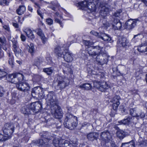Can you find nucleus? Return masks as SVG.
<instances>
[{
	"label": "nucleus",
	"mask_w": 147,
	"mask_h": 147,
	"mask_svg": "<svg viewBox=\"0 0 147 147\" xmlns=\"http://www.w3.org/2000/svg\"><path fill=\"white\" fill-rule=\"evenodd\" d=\"M53 92H50L47 95L45 100L48 105L51 108V113L56 118L59 119L62 117V110L57 105V100Z\"/></svg>",
	"instance_id": "nucleus-1"
},
{
	"label": "nucleus",
	"mask_w": 147,
	"mask_h": 147,
	"mask_svg": "<svg viewBox=\"0 0 147 147\" xmlns=\"http://www.w3.org/2000/svg\"><path fill=\"white\" fill-rule=\"evenodd\" d=\"M77 117L69 113H67L64 124L65 127L69 129H72L77 126Z\"/></svg>",
	"instance_id": "nucleus-2"
},
{
	"label": "nucleus",
	"mask_w": 147,
	"mask_h": 147,
	"mask_svg": "<svg viewBox=\"0 0 147 147\" xmlns=\"http://www.w3.org/2000/svg\"><path fill=\"white\" fill-rule=\"evenodd\" d=\"M16 87L18 90L22 92L19 93L18 96V98L24 96L25 93H28L30 89L29 84L26 82L20 83L16 85Z\"/></svg>",
	"instance_id": "nucleus-3"
},
{
	"label": "nucleus",
	"mask_w": 147,
	"mask_h": 147,
	"mask_svg": "<svg viewBox=\"0 0 147 147\" xmlns=\"http://www.w3.org/2000/svg\"><path fill=\"white\" fill-rule=\"evenodd\" d=\"M23 75L20 73H14L8 76V80L12 83L18 84L23 80Z\"/></svg>",
	"instance_id": "nucleus-4"
},
{
	"label": "nucleus",
	"mask_w": 147,
	"mask_h": 147,
	"mask_svg": "<svg viewBox=\"0 0 147 147\" xmlns=\"http://www.w3.org/2000/svg\"><path fill=\"white\" fill-rule=\"evenodd\" d=\"M45 89L41 88L40 86H37L34 88L32 90V95L34 98H38L42 99L44 98L45 94Z\"/></svg>",
	"instance_id": "nucleus-5"
},
{
	"label": "nucleus",
	"mask_w": 147,
	"mask_h": 147,
	"mask_svg": "<svg viewBox=\"0 0 147 147\" xmlns=\"http://www.w3.org/2000/svg\"><path fill=\"white\" fill-rule=\"evenodd\" d=\"M103 49H104V47L98 45L94 47H89L87 51L90 56L93 57L98 54V53H100L102 52Z\"/></svg>",
	"instance_id": "nucleus-6"
},
{
	"label": "nucleus",
	"mask_w": 147,
	"mask_h": 147,
	"mask_svg": "<svg viewBox=\"0 0 147 147\" xmlns=\"http://www.w3.org/2000/svg\"><path fill=\"white\" fill-rule=\"evenodd\" d=\"M14 127L12 124L6 123L3 127L4 135H5L8 139L11 137V135L14 131Z\"/></svg>",
	"instance_id": "nucleus-7"
},
{
	"label": "nucleus",
	"mask_w": 147,
	"mask_h": 147,
	"mask_svg": "<svg viewBox=\"0 0 147 147\" xmlns=\"http://www.w3.org/2000/svg\"><path fill=\"white\" fill-rule=\"evenodd\" d=\"M53 143L55 147H65L70 145L69 141L64 140L61 138H55L53 139Z\"/></svg>",
	"instance_id": "nucleus-8"
},
{
	"label": "nucleus",
	"mask_w": 147,
	"mask_h": 147,
	"mask_svg": "<svg viewBox=\"0 0 147 147\" xmlns=\"http://www.w3.org/2000/svg\"><path fill=\"white\" fill-rule=\"evenodd\" d=\"M96 57V61L100 65H103L107 63V56L105 48L103 51L100 53H98Z\"/></svg>",
	"instance_id": "nucleus-9"
},
{
	"label": "nucleus",
	"mask_w": 147,
	"mask_h": 147,
	"mask_svg": "<svg viewBox=\"0 0 147 147\" xmlns=\"http://www.w3.org/2000/svg\"><path fill=\"white\" fill-rule=\"evenodd\" d=\"M69 84V80L66 78L60 76L59 78L57 86L61 90L64 88Z\"/></svg>",
	"instance_id": "nucleus-10"
},
{
	"label": "nucleus",
	"mask_w": 147,
	"mask_h": 147,
	"mask_svg": "<svg viewBox=\"0 0 147 147\" xmlns=\"http://www.w3.org/2000/svg\"><path fill=\"white\" fill-rule=\"evenodd\" d=\"M67 49L65 45H60L55 48L54 52L59 57H61L65 52V50Z\"/></svg>",
	"instance_id": "nucleus-11"
},
{
	"label": "nucleus",
	"mask_w": 147,
	"mask_h": 147,
	"mask_svg": "<svg viewBox=\"0 0 147 147\" xmlns=\"http://www.w3.org/2000/svg\"><path fill=\"white\" fill-rule=\"evenodd\" d=\"M43 142V140H39L37 141H33L29 145V147H39L40 146L47 147L48 146V142Z\"/></svg>",
	"instance_id": "nucleus-12"
},
{
	"label": "nucleus",
	"mask_w": 147,
	"mask_h": 147,
	"mask_svg": "<svg viewBox=\"0 0 147 147\" xmlns=\"http://www.w3.org/2000/svg\"><path fill=\"white\" fill-rule=\"evenodd\" d=\"M73 54L70 53L68 49L65 50V52L62 57L65 61L67 62H71L73 60Z\"/></svg>",
	"instance_id": "nucleus-13"
},
{
	"label": "nucleus",
	"mask_w": 147,
	"mask_h": 147,
	"mask_svg": "<svg viewBox=\"0 0 147 147\" xmlns=\"http://www.w3.org/2000/svg\"><path fill=\"white\" fill-rule=\"evenodd\" d=\"M121 99L120 96L116 95L110 100V102L113 103V107L114 110H116L120 104V100Z\"/></svg>",
	"instance_id": "nucleus-14"
},
{
	"label": "nucleus",
	"mask_w": 147,
	"mask_h": 147,
	"mask_svg": "<svg viewBox=\"0 0 147 147\" xmlns=\"http://www.w3.org/2000/svg\"><path fill=\"white\" fill-rule=\"evenodd\" d=\"M99 5L100 7H101V9L100 12V14L102 16L105 17L109 13V9L107 7L105 6H102L100 3H97V6Z\"/></svg>",
	"instance_id": "nucleus-15"
},
{
	"label": "nucleus",
	"mask_w": 147,
	"mask_h": 147,
	"mask_svg": "<svg viewBox=\"0 0 147 147\" xmlns=\"http://www.w3.org/2000/svg\"><path fill=\"white\" fill-rule=\"evenodd\" d=\"M42 107V105L40 101L35 102L32 103L30 105V107L32 108V110L34 113L35 111L36 112V111L41 109Z\"/></svg>",
	"instance_id": "nucleus-16"
},
{
	"label": "nucleus",
	"mask_w": 147,
	"mask_h": 147,
	"mask_svg": "<svg viewBox=\"0 0 147 147\" xmlns=\"http://www.w3.org/2000/svg\"><path fill=\"white\" fill-rule=\"evenodd\" d=\"M50 133L47 131L44 132L43 134H40V136H41L42 139L40 140H43V142H48L49 145V141L51 139V137H50Z\"/></svg>",
	"instance_id": "nucleus-17"
},
{
	"label": "nucleus",
	"mask_w": 147,
	"mask_h": 147,
	"mask_svg": "<svg viewBox=\"0 0 147 147\" xmlns=\"http://www.w3.org/2000/svg\"><path fill=\"white\" fill-rule=\"evenodd\" d=\"M122 24L118 19H114L113 21L112 27L115 30H119L122 27Z\"/></svg>",
	"instance_id": "nucleus-18"
},
{
	"label": "nucleus",
	"mask_w": 147,
	"mask_h": 147,
	"mask_svg": "<svg viewBox=\"0 0 147 147\" xmlns=\"http://www.w3.org/2000/svg\"><path fill=\"white\" fill-rule=\"evenodd\" d=\"M136 22L135 20L130 19L127 21L125 23L126 28L129 30L134 28L136 25Z\"/></svg>",
	"instance_id": "nucleus-19"
},
{
	"label": "nucleus",
	"mask_w": 147,
	"mask_h": 147,
	"mask_svg": "<svg viewBox=\"0 0 147 147\" xmlns=\"http://www.w3.org/2000/svg\"><path fill=\"white\" fill-rule=\"evenodd\" d=\"M22 112L25 114H29L34 113L32 108L30 106H26L23 107L21 109Z\"/></svg>",
	"instance_id": "nucleus-20"
},
{
	"label": "nucleus",
	"mask_w": 147,
	"mask_h": 147,
	"mask_svg": "<svg viewBox=\"0 0 147 147\" xmlns=\"http://www.w3.org/2000/svg\"><path fill=\"white\" fill-rule=\"evenodd\" d=\"M96 7L94 3L89 2L88 4L87 10H88L90 12L95 11L96 9Z\"/></svg>",
	"instance_id": "nucleus-21"
},
{
	"label": "nucleus",
	"mask_w": 147,
	"mask_h": 147,
	"mask_svg": "<svg viewBox=\"0 0 147 147\" xmlns=\"http://www.w3.org/2000/svg\"><path fill=\"white\" fill-rule=\"evenodd\" d=\"M98 136V134L96 132L90 133L87 135L88 139L91 141L96 140Z\"/></svg>",
	"instance_id": "nucleus-22"
},
{
	"label": "nucleus",
	"mask_w": 147,
	"mask_h": 147,
	"mask_svg": "<svg viewBox=\"0 0 147 147\" xmlns=\"http://www.w3.org/2000/svg\"><path fill=\"white\" fill-rule=\"evenodd\" d=\"M147 42L142 43L141 45L137 47V50L140 52L143 53L146 51V47L147 45Z\"/></svg>",
	"instance_id": "nucleus-23"
},
{
	"label": "nucleus",
	"mask_w": 147,
	"mask_h": 147,
	"mask_svg": "<svg viewBox=\"0 0 147 147\" xmlns=\"http://www.w3.org/2000/svg\"><path fill=\"white\" fill-rule=\"evenodd\" d=\"M117 42L119 43L122 46L125 47L128 45V41L126 38L125 37L121 38Z\"/></svg>",
	"instance_id": "nucleus-24"
},
{
	"label": "nucleus",
	"mask_w": 147,
	"mask_h": 147,
	"mask_svg": "<svg viewBox=\"0 0 147 147\" xmlns=\"http://www.w3.org/2000/svg\"><path fill=\"white\" fill-rule=\"evenodd\" d=\"M25 32L26 33L27 36L31 39H34V36L33 33L32 31L29 28H27L25 30Z\"/></svg>",
	"instance_id": "nucleus-25"
},
{
	"label": "nucleus",
	"mask_w": 147,
	"mask_h": 147,
	"mask_svg": "<svg viewBox=\"0 0 147 147\" xmlns=\"http://www.w3.org/2000/svg\"><path fill=\"white\" fill-rule=\"evenodd\" d=\"M136 115L135 116L137 119L142 118L144 117L145 115L144 113L142 112V111L136 108Z\"/></svg>",
	"instance_id": "nucleus-26"
},
{
	"label": "nucleus",
	"mask_w": 147,
	"mask_h": 147,
	"mask_svg": "<svg viewBox=\"0 0 147 147\" xmlns=\"http://www.w3.org/2000/svg\"><path fill=\"white\" fill-rule=\"evenodd\" d=\"M88 3L86 1H81L78 3V6L81 7L82 9L87 10V8Z\"/></svg>",
	"instance_id": "nucleus-27"
},
{
	"label": "nucleus",
	"mask_w": 147,
	"mask_h": 147,
	"mask_svg": "<svg viewBox=\"0 0 147 147\" xmlns=\"http://www.w3.org/2000/svg\"><path fill=\"white\" fill-rule=\"evenodd\" d=\"M109 86L107 84V82L105 81L100 82L99 90L101 91H103L105 89L109 88Z\"/></svg>",
	"instance_id": "nucleus-28"
},
{
	"label": "nucleus",
	"mask_w": 147,
	"mask_h": 147,
	"mask_svg": "<svg viewBox=\"0 0 147 147\" xmlns=\"http://www.w3.org/2000/svg\"><path fill=\"white\" fill-rule=\"evenodd\" d=\"M79 87L83 89L89 90L91 89L92 86L89 83L82 84L79 86Z\"/></svg>",
	"instance_id": "nucleus-29"
},
{
	"label": "nucleus",
	"mask_w": 147,
	"mask_h": 147,
	"mask_svg": "<svg viewBox=\"0 0 147 147\" xmlns=\"http://www.w3.org/2000/svg\"><path fill=\"white\" fill-rule=\"evenodd\" d=\"M99 37L105 41H110L111 40V38L107 34L101 33L99 36Z\"/></svg>",
	"instance_id": "nucleus-30"
},
{
	"label": "nucleus",
	"mask_w": 147,
	"mask_h": 147,
	"mask_svg": "<svg viewBox=\"0 0 147 147\" xmlns=\"http://www.w3.org/2000/svg\"><path fill=\"white\" fill-rule=\"evenodd\" d=\"M51 5L48 6V7L54 11L55 10V7L58 6V3L56 0L51 1Z\"/></svg>",
	"instance_id": "nucleus-31"
},
{
	"label": "nucleus",
	"mask_w": 147,
	"mask_h": 147,
	"mask_svg": "<svg viewBox=\"0 0 147 147\" xmlns=\"http://www.w3.org/2000/svg\"><path fill=\"white\" fill-rule=\"evenodd\" d=\"M26 10V8L24 6H20L16 10L17 13L19 15H20L24 14Z\"/></svg>",
	"instance_id": "nucleus-32"
},
{
	"label": "nucleus",
	"mask_w": 147,
	"mask_h": 147,
	"mask_svg": "<svg viewBox=\"0 0 147 147\" xmlns=\"http://www.w3.org/2000/svg\"><path fill=\"white\" fill-rule=\"evenodd\" d=\"M13 50L14 53L15 54L16 57H18L19 54H20L21 53V50L19 49L18 47V45H13Z\"/></svg>",
	"instance_id": "nucleus-33"
},
{
	"label": "nucleus",
	"mask_w": 147,
	"mask_h": 147,
	"mask_svg": "<svg viewBox=\"0 0 147 147\" xmlns=\"http://www.w3.org/2000/svg\"><path fill=\"white\" fill-rule=\"evenodd\" d=\"M130 118L129 117H128L126 119L119 121L118 122L119 124H127L130 122Z\"/></svg>",
	"instance_id": "nucleus-34"
},
{
	"label": "nucleus",
	"mask_w": 147,
	"mask_h": 147,
	"mask_svg": "<svg viewBox=\"0 0 147 147\" xmlns=\"http://www.w3.org/2000/svg\"><path fill=\"white\" fill-rule=\"evenodd\" d=\"M43 62V59L41 57L36 58L35 60L34 64L36 66H38Z\"/></svg>",
	"instance_id": "nucleus-35"
},
{
	"label": "nucleus",
	"mask_w": 147,
	"mask_h": 147,
	"mask_svg": "<svg viewBox=\"0 0 147 147\" xmlns=\"http://www.w3.org/2000/svg\"><path fill=\"white\" fill-rule=\"evenodd\" d=\"M139 145L141 147H146L147 146V140L139 139L138 141Z\"/></svg>",
	"instance_id": "nucleus-36"
},
{
	"label": "nucleus",
	"mask_w": 147,
	"mask_h": 147,
	"mask_svg": "<svg viewBox=\"0 0 147 147\" xmlns=\"http://www.w3.org/2000/svg\"><path fill=\"white\" fill-rule=\"evenodd\" d=\"M116 135L120 139H122L124 137V133L123 131L120 130L117 131Z\"/></svg>",
	"instance_id": "nucleus-37"
},
{
	"label": "nucleus",
	"mask_w": 147,
	"mask_h": 147,
	"mask_svg": "<svg viewBox=\"0 0 147 147\" xmlns=\"http://www.w3.org/2000/svg\"><path fill=\"white\" fill-rule=\"evenodd\" d=\"M109 133L107 132H102L100 134L101 138L103 140H105L107 138L108 134Z\"/></svg>",
	"instance_id": "nucleus-38"
},
{
	"label": "nucleus",
	"mask_w": 147,
	"mask_h": 147,
	"mask_svg": "<svg viewBox=\"0 0 147 147\" xmlns=\"http://www.w3.org/2000/svg\"><path fill=\"white\" fill-rule=\"evenodd\" d=\"M53 71L51 67L45 68L43 69V71L48 75L51 74L53 73Z\"/></svg>",
	"instance_id": "nucleus-39"
},
{
	"label": "nucleus",
	"mask_w": 147,
	"mask_h": 147,
	"mask_svg": "<svg viewBox=\"0 0 147 147\" xmlns=\"http://www.w3.org/2000/svg\"><path fill=\"white\" fill-rule=\"evenodd\" d=\"M29 47L28 52L32 54L34 52V47L33 44L30 43V45L29 46Z\"/></svg>",
	"instance_id": "nucleus-40"
},
{
	"label": "nucleus",
	"mask_w": 147,
	"mask_h": 147,
	"mask_svg": "<svg viewBox=\"0 0 147 147\" xmlns=\"http://www.w3.org/2000/svg\"><path fill=\"white\" fill-rule=\"evenodd\" d=\"M136 108H134L131 109L129 110V113L130 115L133 117H135V116L136 115V112L137 111H136Z\"/></svg>",
	"instance_id": "nucleus-41"
},
{
	"label": "nucleus",
	"mask_w": 147,
	"mask_h": 147,
	"mask_svg": "<svg viewBox=\"0 0 147 147\" xmlns=\"http://www.w3.org/2000/svg\"><path fill=\"white\" fill-rule=\"evenodd\" d=\"M8 56L9 57L8 61L10 65L12 66L13 64V57L12 55L10 53H9L8 54Z\"/></svg>",
	"instance_id": "nucleus-42"
},
{
	"label": "nucleus",
	"mask_w": 147,
	"mask_h": 147,
	"mask_svg": "<svg viewBox=\"0 0 147 147\" xmlns=\"http://www.w3.org/2000/svg\"><path fill=\"white\" fill-rule=\"evenodd\" d=\"M8 139L5 135H3L0 134V141H5Z\"/></svg>",
	"instance_id": "nucleus-43"
},
{
	"label": "nucleus",
	"mask_w": 147,
	"mask_h": 147,
	"mask_svg": "<svg viewBox=\"0 0 147 147\" xmlns=\"http://www.w3.org/2000/svg\"><path fill=\"white\" fill-rule=\"evenodd\" d=\"M93 83L94 87L99 90L100 82H98L97 81H94Z\"/></svg>",
	"instance_id": "nucleus-44"
},
{
	"label": "nucleus",
	"mask_w": 147,
	"mask_h": 147,
	"mask_svg": "<svg viewBox=\"0 0 147 147\" xmlns=\"http://www.w3.org/2000/svg\"><path fill=\"white\" fill-rule=\"evenodd\" d=\"M6 75V73L0 69V80L4 77Z\"/></svg>",
	"instance_id": "nucleus-45"
},
{
	"label": "nucleus",
	"mask_w": 147,
	"mask_h": 147,
	"mask_svg": "<svg viewBox=\"0 0 147 147\" xmlns=\"http://www.w3.org/2000/svg\"><path fill=\"white\" fill-rule=\"evenodd\" d=\"M122 11L121 10H119L116 11L113 14V16L115 17H119L122 13Z\"/></svg>",
	"instance_id": "nucleus-46"
},
{
	"label": "nucleus",
	"mask_w": 147,
	"mask_h": 147,
	"mask_svg": "<svg viewBox=\"0 0 147 147\" xmlns=\"http://www.w3.org/2000/svg\"><path fill=\"white\" fill-rule=\"evenodd\" d=\"M9 2L6 0H1L0 5L3 6L8 5Z\"/></svg>",
	"instance_id": "nucleus-47"
},
{
	"label": "nucleus",
	"mask_w": 147,
	"mask_h": 147,
	"mask_svg": "<svg viewBox=\"0 0 147 147\" xmlns=\"http://www.w3.org/2000/svg\"><path fill=\"white\" fill-rule=\"evenodd\" d=\"M59 18H57V17H55V22L57 23H59L60 25V26L63 27V24L60 21V20L59 19Z\"/></svg>",
	"instance_id": "nucleus-48"
},
{
	"label": "nucleus",
	"mask_w": 147,
	"mask_h": 147,
	"mask_svg": "<svg viewBox=\"0 0 147 147\" xmlns=\"http://www.w3.org/2000/svg\"><path fill=\"white\" fill-rule=\"evenodd\" d=\"M59 18H57V17H55V22L57 23H59L60 25V26L63 27V24L60 21V20L59 19Z\"/></svg>",
	"instance_id": "nucleus-49"
},
{
	"label": "nucleus",
	"mask_w": 147,
	"mask_h": 147,
	"mask_svg": "<svg viewBox=\"0 0 147 147\" xmlns=\"http://www.w3.org/2000/svg\"><path fill=\"white\" fill-rule=\"evenodd\" d=\"M46 22H47V24L49 25H51L53 24V21L51 18H49L46 19Z\"/></svg>",
	"instance_id": "nucleus-50"
},
{
	"label": "nucleus",
	"mask_w": 147,
	"mask_h": 147,
	"mask_svg": "<svg viewBox=\"0 0 147 147\" xmlns=\"http://www.w3.org/2000/svg\"><path fill=\"white\" fill-rule=\"evenodd\" d=\"M83 43L86 46H89L92 45V43L89 40H84Z\"/></svg>",
	"instance_id": "nucleus-51"
},
{
	"label": "nucleus",
	"mask_w": 147,
	"mask_h": 147,
	"mask_svg": "<svg viewBox=\"0 0 147 147\" xmlns=\"http://www.w3.org/2000/svg\"><path fill=\"white\" fill-rule=\"evenodd\" d=\"M41 39H42L43 43L44 44L47 41V38L45 37L44 34H42V36H40Z\"/></svg>",
	"instance_id": "nucleus-52"
},
{
	"label": "nucleus",
	"mask_w": 147,
	"mask_h": 147,
	"mask_svg": "<svg viewBox=\"0 0 147 147\" xmlns=\"http://www.w3.org/2000/svg\"><path fill=\"white\" fill-rule=\"evenodd\" d=\"M3 28L6 31H10V28L8 25L4 24L3 26Z\"/></svg>",
	"instance_id": "nucleus-53"
},
{
	"label": "nucleus",
	"mask_w": 147,
	"mask_h": 147,
	"mask_svg": "<svg viewBox=\"0 0 147 147\" xmlns=\"http://www.w3.org/2000/svg\"><path fill=\"white\" fill-rule=\"evenodd\" d=\"M0 42L3 45L5 44L6 40L4 37L2 38L0 37Z\"/></svg>",
	"instance_id": "nucleus-54"
},
{
	"label": "nucleus",
	"mask_w": 147,
	"mask_h": 147,
	"mask_svg": "<svg viewBox=\"0 0 147 147\" xmlns=\"http://www.w3.org/2000/svg\"><path fill=\"white\" fill-rule=\"evenodd\" d=\"M20 38L23 41H25L26 40V37L23 34H21L20 36Z\"/></svg>",
	"instance_id": "nucleus-55"
},
{
	"label": "nucleus",
	"mask_w": 147,
	"mask_h": 147,
	"mask_svg": "<svg viewBox=\"0 0 147 147\" xmlns=\"http://www.w3.org/2000/svg\"><path fill=\"white\" fill-rule=\"evenodd\" d=\"M37 12L38 14L40 16V17L42 19H43V15L42 14L41 12L40 11V9H38V10H37Z\"/></svg>",
	"instance_id": "nucleus-56"
},
{
	"label": "nucleus",
	"mask_w": 147,
	"mask_h": 147,
	"mask_svg": "<svg viewBox=\"0 0 147 147\" xmlns=\"http://www.w3.org/2000/svg\"><path fill=\"white\" fill-rule=\"evenodd\" d=\"M90 33L95 36H97L98 34V33L94 31H91Z\"/></svg>",
	"instance_id": "nucleus-57"
},
{
	"label": "nucleus",
	"mask_w": 147,
	"mask_h": 147,
	"mask_svg": "<svg viewBox=\"0 0 147 147\" xmlns=\"http://www.w3.org/2000/svg\"><path fill=\"white\" fill-rule=\"evenodd\" d=\"M129 143H125L122 144L121 147H129Z\"/></svg>",
	"instance_id": "nucleus-58"
},
{
	"label": "nucleus",
	"mask_w": 147,
	"mask_h": 147,
	"mask_svg": "<svg viewBox=\"0 0 147 147\" xmlns=\"http://www.w3.org/2000/svg\"><path fill=\"white\" fill-rule=\"evenodd\" d=\"M34 7H35L38 8V9H40V5L37 3L34 2Z\"/></svg>",
	"instance_id": "nucleus-59"
},
{
	"label": "nucleus",
	"mask_w": 147,
	"mask_h": 147,
	"mask_svg": "<svg viewBox=\"0 0 147 147\" xmlns=\"http://www.w3.org/2000/svg\"><path fill=\"white\" fill-rule=\"evenodd\" d=\"M55 17H57V18H62V17L60 15H59V14L57 12H56L55 14Z\"/></svg>",
	"instance_id": "nucleus-60"
},
{
	"label": "nucleus",
	"mask_w": 147,
	"mask_h": 147,
	"mask_svg": "<svg viewBox=\"0 0 147 147\" xmlns=\"http://www.w3.org/2000/svg\"><path fill=\"white\" fill-rule=\"evenodd\" d=\"M37 34L40 36H42V34H43L42 33L41 29H39L38 30V31L37 32Z\"/></svg>",
	"instance_id": "nucleus-61"
},
{
	"label": "nucleus",
	"mask_w": 147,
	"mask_h": 147,
	"mask_svg": "<svg viewBox=\"0 0 147 147\" xmlns=\"http://www.w3.org/2000/svg\"><path fill=\"white\" fill-rule=\"evenodd\" d=\"M3 88L0 86V97L2 96L3 95Z\"/></svg>",
	"instance_id": "nucleus-62"
},
{
	"label": "nucleus",
	"mask_w": 147,
	"mask_h": 147,
	"mask_svg": "<svg viewBox=\"0 0 147 147\" xmlns=\"http://www.w3.org/2000/svg\"><path fill=\"white\" fill-rule=\"evenodd\" d=\"M13 26L16 28H18L19 27V25L18 24L16 23H13Z\"/></svg>",
	"instance_id": "nucleus-63"
},
{
	"label": "nucleus",
	"mask_w": 147,
	"mask_h": 147,
	"mask_svg": "<svg viewBox=\"0 0 147 147\" xmlns=\"http://www.w3.org/2000/svg\"><path fill=\"white\" fill-rule=\"evenodd\" d=\"M13 43V45H18V42L17 41L15 40H14L12 41Z\"/></svg>",
	"instance_id": "nucleus-64"
}]
</instances>
